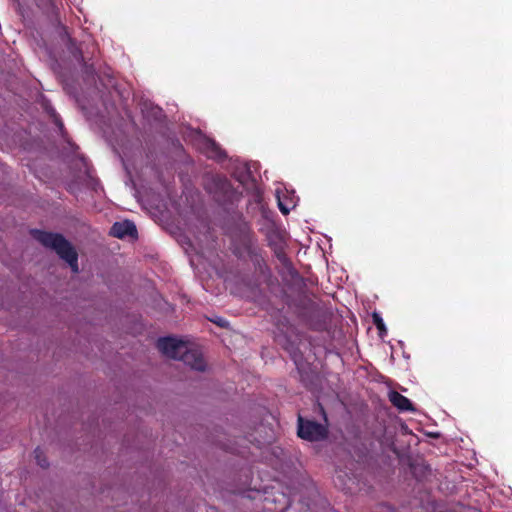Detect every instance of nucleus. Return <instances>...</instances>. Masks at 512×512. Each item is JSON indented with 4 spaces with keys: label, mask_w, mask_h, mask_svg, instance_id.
<instances>
[{
    "label": "nucleus",
    "mask_w": 512,
    "mask_h": 512,
    "mask_svg": "<svg viewBox=\"0 0 512 512\" xmlns=\"http://www.w3.org/2000/svg\"><path fill=\"white\" fill-rule=\"evenodd\" d=\"M31 235L44 247L53 249L61 259L69 264L73 272H78L77 251L62 234L34 229L31 230Z\"/></svg>",
    "instance_id": "f257e3e1"
},
{
    "label": "nucleus",
    "mask_w": 512,
    "mask_h": 512,
    "mask_svg": "<svg viewBox=\"0 0 512 512\" xmlns=\"http://www.w3.org/2000/svg\"><path fill=\"white\" fill-rule=\"evenodd\" d=\"M208 190L213 195L214 200L221 206L233 205L242 197V192L233 188L231 182L222 176L213 177Z\"/></svg>",
    "instance_id": "f03ea898"
},
{
    "label": "nucleus",
    "mask_w": 512,
    "mask_h": 512,
    "mask_svg": "<svg viewBox=\"0 0 512 512\" xmlns=\"http://www.w3.org/2000/svg\"><path fill=\"white\" fill-rule=\"evenodd\" d=\"M261 247L258 245V239L255 233L248 226L240 229L239 235L234 242L233 253L240 259L247 258L249 255L258 251Z\"/></svg>",
    "instance_id": "7ed1b4c3"
},
{
    "label": "nucleus",
    "mask_w": 512,
    "mask_h": 512,
    "mask_svg": "<svg viewBox=\"0 0 512 512\" xmlns=\"http://www.w3.org/2000/svg\"><path fill=\"white\" fill-rule=\"evenodd\" d=\"M297 433L300 438L310 442L322 441L328 437V426L299 415Z\"/></svg>",
    "instance_id": "20e7f679"
},
{
    "label": "nucleus",
    "mask_w": 512,
    "mask_h": 512,
    "mask_svg": "<svg viewBox=\"0 0 512 512\" xmlns=\"http://www.w3.org/2000/svg\"><path fill=\"white\" fill-rule=\"evenodd\" d=\"M186 343L175 337H161L157 340L158 350L165 356L177 360L182 352L186 351Z\"/></svg>",
    "instance_id": "39448f33"
},
{
    "label": "nucleus",
    "mask_w": 512,
    "mask_h": 512,
    "mask_svg": "<svg viewBox=\"0 0 512 512\" xmlns=\"http://www.w3.org/2000/svg\"><path fill=\"white\" fill-rule=\"evenodd\" d=\"M177 360L197 371H204L206 367L202 353L197 349H191L186 345V351L182 352Z\"/></svg>",
    "instance_id": "423d86ee"
},
{
    "label": "nucleus",
    "mask_w": 512,
    "mask_h": 512,
    "mask_svg": "<svg viewBox=\"0 0 512 512\" xmlns=\"http://www.w3.org/2000/svg\"><path fill=\"white\" fill-rule=\"evenodd\" d=\"M278 341L282 345V347L289 353L294 363L298 365L303 358V354L299 348L300 336L298 334H295L294 339L287 335H284L283 337L279 336Z\"/></svg>",
    "instance_id": "0eeeda50"
},
{
    "label": "nucleus",
    "mask_w": 512,
    "mask_h": 512,
    "mask_svg": "<svg viewBox=\"0 0 512 512\" xmlns=\"http://www.w3.org/2000/svg\"><path fill=\"white\" fill-rule=\"evenodd\" d=\"M110 235L113 237L123 239L126 236H137V229L132 221L125 220L122 222H115L110 230Z\"/></svg>",
    "instance_id": "6e6552de"
},
{
    "label": "nucleus",
    "mask_w": 512,
    "mask_h": 512,
    "mask_svg": "<svg viewBox=\"0 0 512 512\" xmlns=\"http://www.w3.org/2000/svg\"><path fill=\"white\" fill-rule=\"evenodd\" d=\"M308 327L315 331L326 329L325 313L319 308H312L310 314L306 318Z\"/></svg>",
    "instance_id": "1a4fd4ad"
},
{
    "label": "nucleus",
    "mask_w": 512,
    "mask_h": 512,
    "mask_svg": "<svg viewBox=\"0 0 512 512\" xmlns=\"http://www.w3.org/2000/svg\"><path fill=\"white\" fill-rule=\"evenodd\" d=\"M389 401L392 403L394 407H396L401 412L406 411H414V407L411 403V401L405 397L404 395L400 394L397 391H390L388 395Z\"/></svg>",
    "instance_id": "9d476101"
},
{
    "label": "nucleus",
    "mask_w": 512,
    "mask_h": 512,
    "mask_svg": "<svg viewBox=\"0 0 512 512\" xmlns=\"http://www.w3.org/2000/svg\"><path fill=\"white\" fill-rule=\"evenodd\" d=\"M253 264L255 271L261 275H267L270 273L269 266L264 257V251L260 248L258 251L247 257Z\"/></svg>",
    "instance_id": "9b49d317"
},
{
    "label": "nucleus",
    "mask_w": 512,
    "mask_h": 512,
    "mask_svg": "<svg viewBox=\"0 0 512 512\" xmlns=\"http://www.w3.org/2000/svg\"><path fill=\"white\" fill-rule=\"evenodd\" d=\"M267 242L268 246L271 248L272 251L274 250L275 247H281L284 245L283 237L281 233L276 229H272L271 231L268 232Z\"/></svg>",
    "instance_id": "f8f14e48"
},
{
    "label": "nucleus",
    "mask_w": 512,
    "mask_h": 512,
    "mask_svg": "<svg viewBox=\"0 0 512 512\" xmlns=\"http://www.w3.org/2000/svg\"><path fill=\"white\" fill-rule=\"evenodd\" d=\"M273 253L283 266H291V262L285 252L284 245L281 247H275Z\"/></svg>",
    "instance_id": "ddd939ff"
},
{
    "label": "nucleus",
    "mask_w": 512,
    "mask_h": 512,
    "mask_svg": "<svg viewBox=\"0 0 512 512\" xmlns=\"http://www.w3.org/2000/svg\"><path fill=\"white\" fill-rule=\"evenodd\" d=\"M34 456L37 464L42 468H47L49 466L48 460L40 447H37L34 450Z\"/></svg>",
    "instance_id": "4468645a"
},
{
    "label": "nucleus",
    "mask_w": 512,
    "mask_h": 512,
    "mask_svg": "<svg viewBox=\"0 0 512 512\" xmlns=\"http://www.w3.org/2000/svg\"><path fill=\"white\" fill-rule=\"evenodd\" d=\"M373 323L376 326V328L379 330V333L381 334L382 331H386L385 324L381 316L377 313L373 314Z\"/></svg>",
    "instance_id": "2eb2a0df"
},
{
    "label": "nucleus",
    "mask_w": 512,
    "mask_h": 512,
    "mask_svg": "<svg viewBox=\"0 0 512 512\" xmlns=\"http://www.w3.org/2000/svg\"><path fill=\"white\" fill-rule=\"evenodd\" d=\"M70 49H71V53L73 54V56L76 58L77 61L82 62L84 64L86 63L84 56L82 54V51L80 49H78V48H74V49L70 48Z\"/></svg>",
    "instance_id": "dca6fc26"
},
{
    "label": "nucleus",
    "mask_w": 512,
    "mask_h": 512,
    "mask_svg": "<svg viewBox=\"0 0 512 512\" xmlns=\"http://www.w3.org/2000/svg\"><path fill=\"white\" fill-rule=\"evenodd\" d=\"M209 145H210V147H211V149H212V151L214 153L213 156H215V157H221L222 156L221 149L214 142H211Z\"/></svg>",
    "instance_id": "f3484780"
},
{
    "label": "nucleus",
    "mask_w": 512,
    "mask_h": 512,
    "mask_svg": "<svg viewBox=\"0 0 512 512\" xmlns=\"http://www.w3.org/2000/svg\"><path fill=\"white\" fill-rule=\"evenodd\" d=\"M51 116L54 118V122L57 126H59L60 129L63 128V123L61 122V119L59 115L56 114V112L53 110L51 113Z\"/></svg>",
    "instance_id": "a211bd4d"
},
{
    "label": "nucleus",
    "mask_w": 512,
    "mask_h": 512,
    "mask_svg": "<svg viewBox=\"0 0 512 512\" xmlns=\"http://www.w3.org/2000/svg\"><path fill=\"white\" fill-rule=\"evenodd\" d=\"M319 409H320L321 414H322V415H323V417H324L325 422L327 423V416H326V412H325V410H324L323 406H321L320 404H319Z\"/></svg>",
    "instance_id": "6ab92c4d"
},
{
    "label": "nucleus",
    "mask_w": 512,
    "mask_h": 512,
    "mask_svg": "<svg viewBox=\"0 0 512 512\" xmlns=\"http://www.w3.org/2000/svg\"><path fill=\"white\" fill-rule=\"evenodd\" d=\"M279 208L283 214L289 213V210L286 207H284L281 203H279Z\"/></svg>",
    "instance_id": "aec40b11"
},
{
    "label": "nucleus",
    "mask_w": 512,
    "mask_h": 512,
    "mask_svg": "<svg viewBox=\"0 0 512 512\" xmlns=\"http://www.w3.org/2000/svg\"><path fill=\"white\" fill-rule=\"evenodd\" d=\"M219 326L223 327L224 326V323L222 322H216Z\"/></svg>",
    "instance_id": "412c9836"
}]
</instances>
